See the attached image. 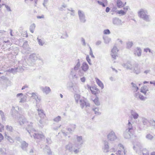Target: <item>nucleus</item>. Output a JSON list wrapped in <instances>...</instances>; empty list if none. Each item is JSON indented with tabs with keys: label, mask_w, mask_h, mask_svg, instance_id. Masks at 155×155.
Wrapping results in <instances>:
<instances>
[{
	"label": "nucleus",
	"mask_w": 155,
	"mask_h": 155,
	"mask_svg": "<svg viewBox=\"0 0 155 155\" xmlns=\"http://www.w3.org/2000/svg\"><path fill=\"white\" fill-rule=\"evenodd\" d=\"M18 121L21 125H23V124L28 125V126L26 129L31 137H34L35 139L41 140L45 138V136L42 134L37 133V131L33 127L32 123L30 122V124H28V122L23 116L19 117Z\"/></svg>",
	"instance_id": "nucleus-1"
},
{
	"label": "nucleus",
	"mask_w": 155,
	"mask_h": 155,
	"mask_svg": "<svg viewBox=\"0 0 155 155\" xmlns=\"http://www.w3.org/2000/svg\"><path fill=\"white\" fill-rule=\"evenodd\" d=\"M77 142L73 144L69 142L65 146V150L71 153L75 154H77L80 152V148L83 142L82 136H77Z\"/></svg>",
	"instance_id": "nucleus-2"
},
{
	"label": "nucleus",
	"mask_w": 155,
	"mask_h": 155,
	"mask_svg": "<svg viewBox=\"0 0 155 155\" xmlns=\"http://www.w3.org/2000/svg\"><path fill=\"white\" fill-rule=\"evenodd\" d=\"M80 66V63L78 59L74 68H72L71 70L70 75L73 79H77L78 78L79 76L84 75V73L83 71L80 69L79 70Z\"/></svg>",
	"instance_id": "nucleus-3"
},
{
	"label": "nucleus",
	"mask_w": 155,
	"mask_h": 155,
	"mask_svg": "<svg viewBox=\"0 0 155 155\" xmlns=\"http://www.w3.org/2000/svg\"><path fill=\"white\" fill-rule=\"evenodd\" d=\"M138 16L140 18L146 22H149L151 18L150 15L148 14L147 11L144 9H141L138 12Z\"/></svg>",
	"instance_id": "nucleus-4"
},
{
	"label": "nucleus",
	"mask_w": 155,
	"mask_h": 155,
	"mask_svg": "<svg viewBox=\"0 0 155 155\" xmlns=\"http://www.w3.org/2000/svg\"><path fill=\"white\" fill-rule=\"evenodd\" d=\"M37 60L40 61L41 63H43L42 59L39 56L34 54H31L28 60L27 63L29 66H33L35 61Z\"/></svg>",
	"instance_id": "nucleus-5"
},
{
	"label": "nucleus",
	"mask_w": 155,
	"mask_h": 155,
	"mask_svg": "<svg viewBox=\"0 0 155 155\" xmlns=\"http://www.w3.org/2000/svg\"><path fill=\"white\" fill-rule=\"evenodd\" d=\"M131 72L136 74H138L141 73V68L138 63H135L133 64Z\"/></svg>",
	"instance_id": "nucleus-6"
},
{
	"label": "nucleus",
	"mask_w": 155,
	"mask_h": 155,
	"mask_svg": "<svg viewBox=\"0 0 155 155\" xmlns=\"http://www.w3.org/2000/svg\"><path fill=\"white\" fill-rule=\"evenodd\" d=\"M107 139L110 141H114L117 139L115 132L113 131H110L107 135Z\"/></svg>",
	"instance_id": "nucleus-7"
},
{
	"label": "nucleus",
	"mask_w": 155,
	"mask_h": 155,
	"mask_svg": "<svg viewBox=\"0 0 155 155\" xmlns=\"http://www.w3.org/2000/svg\"><path fill=\"white\" fill-rule=\"evenodd\" d=\"M78 14L80 22L82 23H85L86 20L84 12L82 11L79 10L78 11Z\"/></svg>",
	"instance_id": "nucleus-8"
},
{
	"label": "nucleus",
	"mask_w": 155,
	"mask_h": 155,
	"mask_svg": "<svg viewBox=\"0 0 155 155\" xmlns=\"http://www.w3.org/2000/svg\"><path fill=\"white\" fill-rule=\"evenodd\" d=\"M118 147L120 150H118L116 154L117 155H125L126 152L123 145L121 144H119L118 145Z\"/></svg>",
	"instance_id": "nucleus-9"
},
{
	"label": "nucleus",
	"mask_w": 155,
	"mask_h": 155,
	"mask_svg": "<svg viewBox=\"0 0 155 155\" xmlns=\"http://www.w3.org/2000/svg\"><path fill=\"white\" fill-rule=\"evenodd\" d=\"M118 50L116 46H114L111 51V55L112 58L114 59H115L116 58L117 56V52Z\"/></svg>",
	"instance_id": "nucleus-10"
},
{
	"label": "nucleus",
	"mask_w": 155,
	"mask_h": 155,
	"mask_svg": "<svg viewBox=\"0 0 155 155\" xmlns=\"http://www.w3.org/2000/svg\"><path fill=\"white\" fill-rule=\"evenodd\" d=\"M104 146L102 147V150L104 152L107 153L109 151V147L108 143L107 141L104 140L103 142Z\"/></svg>",
	"instance_id": "nucleus-11"
},
{
	"label": "nucleus",
	"mask_w": 155,
	"mask_h": 155,
	"mask_svg": "<svg viewBox=\"0 0 155 155\" xmlns=\"http://www.w3.org/2000/svg\"><path fill=\"white\" fill-rule=\"evenodd\" d=\"M40 89L43 93L46 94H49L51 91V89L48 86H41L40 87Z\"/></svg>",
	"instance_id": "nucleus-12"
},
{
	"label": "nucleus",
	"mask_w": 155,
	"mask_h": 155,
	"mask_svg": "<svg viewBox=\"0 0 155 155\" xmlns=\"http://www.w3.org/2000/svg\"><path fill=\"white\" fill-rule=\"evenodd\" d=\"M80 102L81 107L82 108H83L85 106L86 107H89L90 104L86 102V99L85 100L84 97H82L80 99Z\"/></svg>",
	"instance_id": "nucleus-13"
},
{
	"label": "nucleus",
	"mask_w": 155,
	"mask_h": 155,
	"mask_svg": "<svg viewBox=\"0 0 155 155\" xmlns=\"http://www.w3.org/2000/svg\"><path fill=\"white\" fill-rule=\"evenodd\" d=\"M112 22L114 25L117 26L121 25L123 23L121 20L117 18H113L112 20Z\"/></svg>",
	"instance_id": "nucleus-14"
},
{
	"label": "nucleus",
	"mask_w": 155,
	"mask_h": 155,
	"mask_svg": "<svg viewBox=\"0 0 155 155\" xmlns=\"http://www.w3.org/2000/svg\"><path fill=\"white\" fill-rule=\"evenodd\" d=\"M70 87L72 88L73 91L75 93H78L80 92L79 87L75 84L71 83Z\"/></svg>",
	"instance_id": "nucleus-15"
},
{
	"label": "nucleus",
	"mask_w": 155,
	"mask_h": 155,
	"mask_svg": "<svg viewBox=\"0 0 155 155\" xmlns=\"http://www.w3.org/2000/svg\"><path fill=\"white\" fill-rule=\"evenodd\" d=\"M17 97H19L21 98L20 103H25L26 102L27 100V97L25 96H23L22 93L18 94L16 95Z\"/></svg>",
	"instance_id": "nucleus-16"
},
{
	"label": "nucleus",
	"mask_w": 155,
	"mask_h": 155,
	"mask_svg": "<svg viewBox=\"0 0 155 155\" xmlns=\"http://www.w3.org/2000/svg\"><path fill=\"white\" fill-rule=\"evenodd\" d=\"M122 65L127 70H130L131 71L132 69L133 65L129 62H127L125 63H123L122 64Z\"/></svg>",
	"instance_id": "nucleus-17"
},
{
	"label": "nucleus",
	"mask_w": 155,
	"mask_h": 155,
	"mask_svg": "<svg viewBox=\"0 0 155 155\" xmlns=\"http://www.w3.org/2000/svg\"><path fill=\"white\" fill-rule=\"evenodd\" d=\"M28 94H29L28 96H29V95H30V96L31 97H32L33 99L35 100L37 102H39L40 101L41 98L40 97H38L37 94L36 93H28Z\"/></svg>",
	"instance_id": "nucleus-18"
},
{
	"label": "nucleus",
	"mask_w": 155,
	"mask_h": 155,
	"mask_svg": "<svg viewBox=\"0 0 155 155\" xmlns=\"http://www.w3.org/2000/svg\"><path fill=\"white\" fill-rule=\"evenodd\" d=\"M141 53L142 50L140 48L137 47L134 49V54L135 56L140 57L141 55Z\"/></svg>",
	"instance_id": "nucleus-19"
},
{
	"label": "nucleus",
	"mask_w": 155,
	"mask_h": 155,
	"mask_svg": "<svg viewBox=\"0 0 155 155\" xmlns=\"http://www.w3.org/2000/svg\"><path fill=\"white\" fill-rule=\"evenodd\" d=\"M82 71L84 72H87L88 70L89 67L87 64L86 62H83L81 66Z\"/></svg>",
	"instance_id": "nucleus-20"
},
{
	"label": "nucleus",
	"mask_w": 155,
	"mask_h": 155,
	"mask_svg": "<svg viewBox=\"0 0 155 155\" xmlns=\"http://www.w3.org/2000/svg\"><path fill=\"white\" fill-rule=\"evenodd\" d=\"M37 111L39 117L41 119L44 118L45 116L44 110L41 109H38Z\"/></svg>",
	"instance_id": "nucleus-21"
},
{
	"label": "nucleus",
	"mask_w": 155,
	"mask_h": 155,
	"mask_svg": "<svg viewBox=\"0 0 155 155\" xmlns=\"http://www.w3.org/2000/svg\"><path fill=\"white\" fill-rule=\"evenodd\" d=\"M134 96L137 98H139L142 101H144L146 99V97L141 95L139 92L135 93L134 94Z\"/></svg>",
	"instance_id": "nucleus-22"
},
{
	"label": "nucleus",
	"mask_w": 155,
	"mask_h": 155,
	"mask_svg": "<svg viewBox=\"0 0 155 155\" xmlns=\"http://www.w3.org/2000/svg\"><path fill=\"white\" fill-rule=\"evenodd\" d=\"M23 49L22 51H24V52L26 53L27 51H28L29 48L28 44V42L25 41V42L23 45Z\"/></svg>",
	"instance_id": "nucleus-23"
},
{
	"label": "nucleus",
	"mask_w": 155,
	"mask_h": 155,
	"mask_svg": "<svg viewBox=\"0 0 155 155\" xmlns=\"http://www.w3.org/2000/svg\"><path fill=\"white\" fill-rule=\"evenodd\" d=\"M127 131H130V133H132L133 131V128L132 124L130 123L129 120H128V123L127 124Z\"/></svg>",
	"instance_id": "nucleus-24"
},
{
	"label": "nucleus",
	"mask_w": 155,
	"mask_h": 155,
	"mask_svg": "<svg viewBox=\"0 0 155 155\" xmlns=\"http://www.w3.org/2000/svg\"><path fill=\"white\" fill-rule=\"evenodd\" d=\"M132 135V133H130V131H127L126 130L124 134V137L126 139L130 138Z\"/></svg>",
	"instance_id": "nucleus-25"
},
{
	"label": "nucleus",
	"mask_w": 155,
	"mask_h": 155,
	"mask_svg": "<svg viewBox=\"0 0 155 155\" xmlns=\"http://www.w3.org/2000/svg\"><path fill=\"white\" fill-rule=\"evenodd\" d=\"M96 82L98 85L101 87L102 89L104 88V86L103 83L98 78H96Z\"/></svg>",
	"instance_id": "nucleus-26"
},
{
	"label": "nucleus",
	"mask_w": 155,
	"mask_h": 155,
	"mask_svg": "<svg viewBox=\"0 0 155 155\" xmlns=\"http://www.w3.org/2000/svg\"><path fill=\"white\" fill-rule=\"evenodd\" d=\"M131 115L133 117L134 119H137L139 117L138 114L134 110H132L131 111Z\"/></svg>",
	"instance_id": "nucleus-27"
},
{
	"label": "nucleus",
	"mask_w": 155,
	"mask_h": 155,
	"mask_svg": "<svg viewBox=\"0 0 155 155\" xmlns=\"http://www.w3.org/2000/svg\"><path fill=\"white\" fill-rule=\"evenodd\" d=\"M131 84L132 88V90L134 92H135L136 93L137 92V91L139 89L138 87L137 86V85L133 82H132L131 83Z\"/></svg>",
	"instance_id": "nucleus-28"
},
{
	"label": "nucleus",
	"mask_w": 155,
	"mask_h": 155,
	"mask_svg": "<svg viewBox=\"0 0 155 155\" xmlns=\"http://www.w3.org/2000/svg\"><path fill=\"white\" fill-rule=\"evenodd\" d=\"M117 5L118 8H121L125 6L120 0H118L117 2Z\"/></svg>",
	"instance_id": "nucleus-29"
},
{
	"label": "nucleus",
	"mask_w": 155,
	"mask_h": 155,
	"mask_svg": "<svg viewBox=\"0 0 155 155\" xmlns=\"http://www.w3.org/2000/svg\"><path fill=\"white\" fill-rule=\"evenodd\" d=\"M28 146V144L25 141H23L21 143V148L23 150H25Z\"/></svg>",
	"instance_id": "nucleus-30"
},
{
	"label": "nucleus",
	"mask_w": 155,
	"mask_h": 155,
	"mask_svg": "<svg viewBox=\"0 0 155 155\" xmlns=\"http://www.w3.org/2000/svg\"><path fill=\"white\" fill-rule=\"evenodd\" d=\"M5 138L10 143H13L14 142L12 138L11 137L8 135L6 134L5 135Z\"/></svg>",
	"instance_id": "nucleus-31"
},
{
	"label": "nucleus",
	"mask_w": 155,
	"mask_h": 155,
	"mask_svg": "<svg viewBox=\"0 0 155 155\" xmlns=\"http://www.w3.org/2000/svg\"><path fill=\"white\" fill-rule=\"evenodd\" d=\"M103 38L104 42L106 44H108L111 41V38L107 36L104 37Z\"/></svg>",
	"instance_id": "nucleus-32"
},
{
	"label": "nucleus",
	"mask_w": 155,
	"mask_h": 155,
	"mask_svg": "<svg viewBox=\"0 0 155 155\" xmlns=\"http://www.w3.org/2000/svg\"><path fill=\"white\" fill-rule=\"evenodd\" d=\"M117 13L120 15H124L126 13V11L125 10H120L116 11Z\"/></svg>",
	"instance_id": "nucleus-33"
},
{
	"label": "nucleus",
	"mask_w": 155,
	"mask_h": 155,
	"mask_svg": "<svg viewBox=\"0 0 155 155\" xmlns=\"http://www.w3.org/2000/svg\"><path fill=\"white\" fill-rule=\"evenodd\" d=\"M146 138L149 140H152L154 138V137L151 134H147L146 136Z\"/></svg>",
	"instance_id": "nucleus-34"
},
{
	"label": "nucleus",
	"mask_w": 155,
	"mask_h": 155,
	"mask_svg": "<svg viewBox=\"0 0 155 155\" xmlns=\"http://www.w3.org/2000/svg\"><path fill=\"white\" fill-rule=\"evenodd\" d=\"M76 102L78 103L80 98V95L78 94H75L74 95Z\"/></svg>",
	"instance_id": "nucleus-35"
},
{
	"label": "nucleus",
	"mask_w": 155,
	"mask_h": 155,
	"mask_svg": "<svg viewBox=\"0 0 155 155\" xmlns=\"http://www.w3.org/2000/svg\"><path fill=\"white\" fill-rule=\"evenodd\" d=\"M19 109V108L18 106H16L15 107H13L12 109V111L13 113L15 114L18 113V110Z\"/></svg>",
	"instance_id": "nucleus-36"
},
{
	"label": "nucleus",
	"mask_w": 155,
	"mask_h": 155,
	"mask_svg": "<svg viewBox=\"0 0 155 155\" xmlns=\"http://www.w3.org/2000/svg\"><path fill=\"white\" fill-rule=\"evenodd\" d=\"M93 110L95 114L97 115H100L101 113L99 112L98 108H95L93 109Z\"/></svg>",
	"instance_id": "nucleus-37"
},
{
	"label": "nucleus",
	"mask_w": 155,
	"mask_h": 155,
	"mask_svg": "<svg viewBox=\"0 0 155 155\" xmlns=\"http://www.w3.org/2000/svg\"><path fill=\"white\" fill-rule=\"evenodd\" d=\"M5 129L8 131L10 132H12L13 130L12 127L11 126L9 125L6 126Z\"/></svg>",
	"instance_id": "nucleus-38"
},
{
	"label": "nucleus",
	"mask_w": 155,
	"mask_h": 155,
	"mask_svg": "<svg viewBox=\"0 0 155 155\" xmlns=\"http://www.w3.org/2000/svg\"><path fill=\"white\" fill-rule=\"evenodd\" d=\"M133 45V43L132 41H128L127 43L126 48H131Z\"/></svg>",
	"instance_id": "nucleus-39"
},
{
	"label": "nucleus",
	"mask_w": 155,
	"mask_h": 155,
	"mask_svg": "<svg viewBox=\"0 0 155 155\" xmlns=\"http://www.w3.org/2000/svg\"><path fill=\"white\" fill-rule=\"evenodd\" d=\"M35 27V25L34 24H33L31 25L30 27V31L31 33L34 32Z\"/></svg>",
	"instance_id": "nucleus-40"
},
{
	"label": "nucleus",
	"mask_w": 155,
	"mask_h": 155,
	"mask_svg": "<svg viewBox=\"0 0 155 155\" xmlns=\"http://www.w3.org/2000/svg\"><path fill=\"white\" fill-rule=\"evenodd\" d=\"M147 91V90L146 89V88L145 86L142 87H141L140 92L143 93L144 94H146Z\"/></svg>",
	"instance_id": "nucleus-41"
},
{
	"label": "nucleus",
	"mask_w": 155,
	"mask_h": 155,
	"mask_svg": "<svg viewBox=\"0 0 155 155\" xmlns=\"http://www.w3.org/2000/svg\"><path fill=\"white\" fill-rule=\"evenodd\" d=\"M142 123L143 125H146L148 123V120L146 118L143 117L142 119Z\"/></svg>",
	"instance_id": "nucleus-42"
},
{
	"label": "nucleus",
	"mask_w": 155,
	"mask_h": 155,
	"mask_svg": "<svg viewBox=\"0 0 155 155\" xmlns=\"http://www.w3.org/2000/svg\"><path fill=\"white\" fill-rule=\"evenodd\" d=\"M0 115H1L2 122L5 120V118L4 114V113L2 111L0 110Z\"/></svg>",
	"instance_id": "nucleus-43"
},
{
	"label": "nucleus",
	"mask_w": 155,
	"mask_h": 155,
	"mask_svg": "<svg viewBox=\"0 0 155 155\" xmlns=\"http://www.w3.org/2000/svg\"><path fill=\"white\" fill-rule=\"evenodd\" d=\"M61 120V116H58L57 117L54 118V119L53 120L54 122H58L59 121H60Z\"/></svg>",
	"instance_id": "nucleus-44"
},
{
	"label": "nucleus",
	"mask_w": 155,
	"mask_h": 155,
	"mask_svg": "<svg viewBox=\"0 0 155 155\" xmlns=\"http://www.w3.org/2000/svg\"><path fill=\"white\" fill-rule=\"evenodd\" d=\"M37 39L39 45L43 46L44 44V42L41 39H39L38 37L37 38Z\"/></svg>",
	"instance_id": "nucleus-45"
},
{
	"label": "nucleus",
	"mask_w": 155,
	"mask_h": 155,
	"mask_svg": "<svg viewBox=\"0 0 155 155\" xmlns=\"http://www.w3.org/2000/svg\"><path fill=\"white\" fill-rule=\"evenodd\" d=\"M94 104L97 106H99L100 105V102L98 100V99L97 97H96L93 101Z\"/></svg>",
	"instance_id": "nucleus-46"
},
{
	"label": "nucleus",
	"mask_w": 155,
	"mask_h": 155,
	"mask_svg": "<svg viewBox=\"0 0 155 155\" xmlns=\"http://www.w3.org/2000/svg\"><path fill=\"white\" fill-rule=\"evenodd\" d=\"M68 10L71 12L70 14L71 16H74L75 15V11L72 8L68 9Z\"/></svg>",
	"instance_id": "nucleus-47"
},
{
	"label": "nucleus",
	"mask_w": 155,
	"mask_h": 155,
	"mask_svg": "<svg viewBox=\"0 0 155 155\" xmlns=\"http://www.w3.org/2000/svg\"><path fill=\"white\" fill-rule=\"evenodd\" d=\"M18 69V68H12L9 71L13 73H15L16 72L18 71L17 70Z\"/></svg>",
	"instance_id": "nucleus-48"
},
{
	"label": "nucleus",
	"mask_w": 155,
	"mask_h": 155,
	"mask_svg": "<svg viewBox=\"0 0 155 155\" xmlns=\"http://www.w3.org/2000/svg\"><path fill=\"white\" fill-rule=\"evenodd\" d=\"M103 33L105 35H109L110 33V32L108 29H107L104 31Z\"/></svg>",
	"instance_id": "nucleus-49"
},
{
	"label": "nucleus",
	"mask_w": 155,
	"mask_h": 155,
	"mask_svg": "<svg viewBox=\"0 0 155 155\" xmlns=\"http://www.w3.org/2000/svg\"><path fill=\"white\" fill-rule=\"evenodd\" d=\"M48 1V0H44V2L43 3V5L45 8H47V7L46 6V4H47Z\"/></svg>",
	"instance_id": "nucleus-50"
},
{
	"label": "nucleus",
	"mask_w": 155,
	"mask_h": 155,
	"mask_svg": "<svg viewBox=\"0 0 155 155\" xmlns=\"http://www.w3.org/2000/svg\"><path fill=\"white\" fill-rule=\"evenodd\" d=\"M86 60L89 64L90 65H91L92 64L91 62V60L90 58L88 55H87L86 56Z\"/></svg>",
	"instance_id": "nucleus-51"
},
{
	"label": "nucleus",
	"mask_w": 155,
	"mask_h": 155,
	"mask_svg": "<svg viewBox=\"0 0 155 155\" xmlns=\"http://www.w3.org/2000/svg\"><path fill=\"white\" fill-rule=\"evenodd\" d=\"M68 37V35L66 32H65V33L62 35L61 36V38H65Z\"/></svg>",
	"instance_id": "nucleus-52"
},
{
	"label": "nucleus",
	"mask_w": 155,
	"mask_h": 155,
	"mask_svg": "<svg viewBox=\"0 0 155 155\" xmlns=\"http://www.w3.org/2000/svg\"><path fill=\"white\" fill-rule=\"evenodd\" d=\"M89 48L90 49V53H89L90 55L91 56V57L94 58V56L93 54L91 48V47L90 46L89 47Z\"/></svg>",
	"instance_id": "nucleus-53"
},
{
	"label": "nucleus",
	"mask_w": 155,
	"mask_h": 155,
	"mask_svg": "<svg viewBox=\"0 0 155 155\" xmlns=\"http://www.w3.org/2000/svg\"><path fill=\"white\" fill-rule=\"evenodd\" d=\"M4 126L0 123V132H2L4 130Z\"/></svg>",
	"instance_id": "nucleus-54"
},
{
	"label": "nucleus",
	"mask_w": 155,
	"mask_h": 155,
	"mask_svg": "<svg viewBox=\"0 0 155 155\" xmlns=\"http://www.w3.org/2000/svg\"><path fill=\"white\" fill-rule=\"evenodd\" d=\"M97 3L100 5H101L103 7H105L106 6V5H105L101 1H98Z\"/></svg>",
	"instance_id": "nucleus-55"
},
{
	"label": "nucleus",
	"mask_w": 155,
	"mask_h": 155,
	"mask_svg": "<svg viewBox=\"0 0 155 155\" xmlns=\"http://www.w3.org/2000/svg\"><path fill=\"white\" fill-rule=\"evenodd\" d=\"M150 69H147L145 70L144 71V73L146 74H149L150 73Z\"/></svg>",
	"instance_id": "nucleus-56"
},
{
	"label": "nucleus",
	"mask_w": 155,
	"mask_h": 155,
	"mask_svg": "<svg viewBox=\"0 0 155 155\" xmlns=\"http://www.w3.org/2000/svg\"><path fill=\"white\" fill-rule=\"evenodd\" d=\"M46 143L48 144H51V141L50 138H47L46 139Z\"/></svg>",
	"instance_id": "nucleus-57"
},
{
	"label": "nucleus",
	"mask_w": 155,
	"mask_h": 155,
	"mask_svg": "<svg viewBox=\"0 0 155 155\" xmlns=\"http://www.w3.org/2000/svg\"><path fill=\"white\" fill-rule=\"evenodd\" d=\"M144 51L146 52H147L148 51L150 53H152V52L151 51L150 49L149 48H145L144 49Z\"/></svg>",
	"instance_id": "nucleus-58"
},
{
	"label": "nucleus",
	"mask_w": 155,
	"mask_h": 155,
	"mask_svg": "<svg viewBox=\"0 0 155 155\" xmlns=\"http://www.w3.org/2000/svg\"><path fill=\"white\" fill-rule=\"evenodd\" d=\"M81 41L83 43L82 45L84 46H85L86 44L84 39L83 38H82L81 39Z\"/></svg>",
	"instance_id": "nucleus-59"
},
{
	"label": "nucleus",
	"mask_w": 155,
	"mask_h": 155,
	"mask_svg": "<svg viewBox=\"0 0 155 155\" xmlns=\"http://www.w3.org/2000/svg\"><path fill=\"white\" fill-rule=\"evenodd\" d=\"M68 130L69 131L70 133H72V132L74 131V129L71 128H68Z\"/></svg>",
	"instance_id": "nucleus-60"
},
{
	"label": "nucleus",
	"mask_w": 155,
	"mask_h": 155,
	"mask_svg": "<svg viewBox=\"0 0 155 155\" xmlns=\"http://www.w3.org/2000/svg\"><path fill=\"white\" fill-rule=\"evenodd\" d=\"M150 123L153 126H155V121L154 120H151Z\"/></svg>",
	"instance_id": "nucleus-61"
},
{
	"label": "nucleus",
	"mask_w": 155,
	"mask_h": 155,
	"mask_svg": "<svg viewBox=\"0 0 155 155\" xmlns=\"http://www.w3.org/2000/svg\"><path fill=\"white\" fill-rule=\"evenodd\" d=\"M104 4H105V5H106V6L107 5V0H100Z\"/></svg>",
	"instance_id": "nucleus-62"
},
{
	"label": "nucleus",
	"mask_w": 155,
	"mask_h": 155,
	"mask_svg": "<svg viewBox=\"0 0 155 155\" xmlns=\"http://www.w3.org/2000/svg\"><path fill=\"white\" fill-rule=\"evenodd\" d=\"M71 127L72 129H74V130L75 129L76 127V126L75 124H72L71 125Z\"/></svg>",
	"instance_id": "nucleus-63"
},
{
	"label": "nucleus",
	"mask_w": 155,
	"mask_h": 155,
	"mask_svg": "<svg viewBox=\"0 0 155 155\" xmlns=\"http://www.w3.org/2000/svg\"><path fill=\"white\" fill-rule=\"evenodd\" d=\"M80 79H81V82H85V80H86L85 78L84 77H83L81 78Z\"/></svg>",
	"instance_id": "nucleus-64"
}]
</instances>
